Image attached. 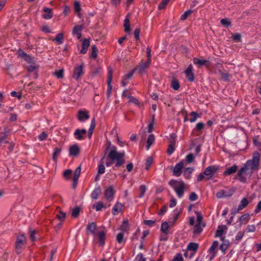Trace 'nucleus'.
<instances>
[{
    "instance_id": "1",
    "label": "nucleus",
    "mask_w": 261,
    "mask_h": 261,
    "mask_svg": "<svg viewBox=\"0 0 261 261\" xmlns=\"http://www.w3.org/2000/svg\"><path fill=\"white\" fill-rule=\"evenodd\" d=\"M124 155V152H119L117 151L116 147L113 146L109 153V157L112 161H116V167H119L124 163V160L123 159Z\"/></svg>"
},
{
    "instance_id": "2",
    "label": "nucleus",
    "mask_w": 261,
    "mask_h": 261,
    "mask_svg": "<svg viewBox=\"0 0 261 261\" xmlns=\"http://www.w3.org/2000/svg\"><path fill=\"white\" fill-rule=\"evenodd\" d=\"M260 155L258 152H254L252 154L251 159L248 160L245 165L253 172L257 171L259 169Z\"/></svg>"
},
{
    "instance_id": "3",
    "label": "nucleus",
    "mask_w": 261,
    "mask_h": 261,
    "mask_svg": "<svg viewBox=\"0 0 261 261\" xmlns=\"http://www.w3.org/2000/svg\"><path fill=\"white\" fill-rule=\"evenodd\" d=\"M169 184L173 188L178 198H181L185 189L184 182L182 181L171 180L169 182Z\"/></svg>"
},
{
    "instance_id": "4",
    "label": "nucleus",
    "mask_w": 261,
    "mask_h": 261,
    "mask_svg": "<svg viewBox=\"0 0 261 261\" xmlns=\"http://www.w3.org/2000/svg\"><path fill=\"white\" fill-rule=\"evenodd\" d=\"M253 172L244 164L237 174V177L242 182H245L247 177H250Z\"/></svg>"
},
{
    "instance_id": "5",
    "label": "nucleus",
    "mask_w": 261,
    "mask_h": 261,
    "mask_svg": "<svg viewBox=\"0 0 261 261\" xmlns=\"http://www.w3.org/2000/svg\"><path fill=\"white\" fill-rule=\"evenodd\" d=\"M26 243V238L23 234H20L17 237L15 242V250L19 254L21 252L22 249Z\"/></svg>"
},
{
    "instance_id": "6",
    "label": "nucleus",
    "mask_w": 261,
    "mask_h": 261,
    "mask_svg": "<svg viewBox=\"0 0 261 261\" xmlns=\"http://www.w3.org/2000/svg\"><path fill=\"white\" fill-rule=\"evenodd\" d=\"M112 76H113V69L111 67H109L108 68V79H107L108 89H107V95L108 97H109L111 94V91H112V87L111 85Z\"/></svg>"
},
{
    "instance_id": "7",
    "label": "nucleus",
    "mask_w": 261,
    "mask_h": 261,
    "mask_svg": "<svg viewBox=\"0 0 261 261\" xmlns=\"http://www.w3.org/2000/svg\"><path fill=\"white\" fill-rule=\"evenodd\" d=\"M218 168L216 166H210L206 168L204 171L205 178L209 179L213 177L214 174L217 171Z\"/></svg>"
},
{
    "instance_id": "8",
    "label": "nucleus",
    "mask_w": 261,
    "mask_h": 261,
    "mask_svg": "<svg viewBox=\"0 0 261 261\" xmlns=\"http://www.w3.org/2000/svg\"><path fill=\"white\" fill-rule=\"evenodd\" d=\"M84 65H81L76 66L74 69L72 77L73 79L77 80L84 74Z\"/></svg>"
},
{
    "instance_id": "9",
    "label": "nucleus",
    "mask_w": 261,
    "mask_h": 261,
    "mask_svg": "<svg viewBox=\"0 0 261 261\" xmlns=\"http://www.w3.org/2000/svg\"><path fill=\"white\" fill-rule=\"evenodd\" d=\"M114 194L115 191L113 188L111 186L105 190V197L108 201L110 202L114 199Z\"/></svg>"
},
{
    "instance_id": "10",
    "label": "nucleus",
    "mask_w": 261,
    "mask_h": 261,
    "mask_svg": "<svg viewBox=\"0 0 261 261\" xmlns=\"http://www.w3.org/2000/svg\"><path fill=\"white\" fill-rule=\"evenodd\" d=\"M150 64V62H149V61H146L145 62H141L134 70L138 71L139 73L142 74L148 68Z\"/></svg>"
},
{
    "instance_id": "11",
    "label": "nucleus",
    "mask_w": 261,
    "mask_h": 261,
    "mask_svg": "<svg viewBox=\"0 0 261 261\" xmlns=\"http://www.w3.org/2000/svg\"><path fill=\"white\" fill-rule=\"evenodd\" d=\"M87 130L85 129H76L74 133V137L77 140H82L84 139V136L86 134Z\"/></svg>"
},
{
    "instance_id": "12",
    "label": "nucleus",
    "mask_w": 261,
    "mask_h": 261,
    "mask_svg": "<svg viewBox=\"0 0 261 261\" xmlns=\"http://www.w3.org/2000/svg\"><path fill=\"white\" fill-rule=\"evenodd\" d=\"M90 118L89 112L87 111H79L77 115V119L81 122H84Z\"/></svg>"
},
{
    "instance_id": "13",
    "label": "nucleus",
    "mask_w": 261,
    "mask_h": 261,
    "mask_svg": "<svg viewBox=\"0 0 261 261\" xmlns=\"http://www.w3.org/2000/svg\"><path fill=\"white\" fill-rule=\"evenodd\" d=\"M219 245V242L217 241L213 242L212 246L209 249V253L211 255V258H213L215 257L217 254V249Z\"/></svg>"
},
{
    "instance_id": "14",
    "label": "nucleus",
    "mask_w": 261,
    "mask_h": 261,
    "mask_svg": "<svg viewBox=\"0 0 261 261\" xmlns=\"http://www.w3.org/2000/svg\"><path fill=\"white\" fill-rule=\"evenodd\" d=\"M184 167V163L182 161L180 162L179 163L175 165L173 168V174L176 176H179L181 175V169Z\"/></svg>"
},
{
    "instance_id": "15",
    "label": "nucleus",
    "mask_w": 261,
    "mask_h": 261,
    "mask_svg": "<svg viewBox=\"0 0 261 261\" xmlns=\"http://www.w3.org/2000/svg\"><path fill=\"white\" fill-rule=\"evenodd\" d=\"M170 137L173 140V141L172 142H171L168 146V148L167 149V153H168L169 155H171L174 152V151L175 150V148H174L175 144V139L176 136L174 134H171L170 135Z\"/></svg>"
},
{
    "instance_id": "16",
    "label": "nucleus",
    "mask_w": 261,
    "mask_h": 261,
    "mask_svg": "<svg viewBox=\"0 0 261 261\" xmlns=\"http://www.w3.org/2000/svg\"><path fill=\"white\" fill-rule=\"evenodd\" d=\"M97 236L99 245L103 246L105 244L106 232L103 231H99L97 233Z\"/></svg>"
},
{
    "instance_id": "17",
    "label": "nucleus",
    "mask_w": 261,
    "mask_h": 261,
    "mask_svg": "<svg viewBox=\"0 0 261 261\" xmlns=\"http://www.w3.org/2000/svg\"><path fill=\"white\" fill-rule=\"evenodd\" d=\"M123 206V204L121 203L116 202L112 208V213L113 215H116L120 213Z\"/></svg>"
},
{
    "instance_id": "18",
    "label": "nucleus",
    "mask_w": 261,
    "mask_h": 261,
    "mask_svg": "<svg viewBox=\"0 0 261 261\" xmlns=\"http://www.w3.org/2000/svg\"><path fill=\"white\" fill-rule=\"evenodd\" d=\"M198 248V244L195 243H190L188 246V249L190 251H193V252L191 253L190 255V258H192L194 254L195 253V252L197 251V249Z\"/></svg>"
},
{
    "instance_id": "19",
    "label": "nucleus",
    "mask_w": 261,
    "mask_h": 261,
    "mask_svg": "<svg viewBox=\"0 0 261 261\" xmlns=\"http://www.w3.org/2000/svg\"><path fill=\"white\" fill-rule=\"evenodd\" d=\"M97 229V226L95 223L91 222L87 227L86 230L88 234H91L94 235L95 234V231Z\"/></svg>"
},
{
    "instance_id": "20",
    "label": "nucleus",
    "mask_w": 261,
    "mask_h": 261,
    "mask_svg": "<svg viewBox=\"0 0 261 261\" xmlns=\"http://www.w3.org/2000/svg\"><path fill=\"white\" fill-rule=\"evenodd\" d=\"M83 28L82 25H76L73 29L72 34L74 35H76L78 39L82 37L81 31Z\"/></svg>"
},
{
    "instance_id": "21",
    "label": "nucleus",
    "mask_w": 261,
    "mask_h": 261,
    "mask_svg": "<svg viewBox=\"0 0 261 261\" xmlns=\"http://www.w3.org/2000/svg\"><path fill=\"white\" fill-rule=\"evenodd\" d=\"M192 69V66L190 65L185 71L187 77L191 82L193 81L194 80V75L193 74Z\"/></svg>"
},
{
    "instance_id": "22",
    "label": "nucleus",
    "mask_w": 261,
    "mask_h": 261,
    "mask_svg": "<svg viewBox=\"0 0 261 261\" xmlns=\"http://www.w3.org/2000/svg\"><path fill=\"white\" fill-rule=\"evenodd\" d=\"M44 13L42 14V17L45 19H49L52 18L53 13L51 9L48 8H45L43 9Z\"/></svg>"
},
{
    "instance_id": "23",
    "label": "nucleus",
    "mask_w": 261,
    "mask_h": 261,
    "mask_svg": "<svg viewBox=\"0 0 261 261\" xmlns=\"http://www.w3.org/2000/svg\"><path fill=\"white\" fill-rule=\"evenodd\" d=\"M80 152V148L77 145H74L69 148V154L74 156H77Z\"/></svg>"
},
{
    "instance_id": "24",
    "label": "nucleus",
    "mask_w": 261,
    "mask_h": 261,
    "mask_svg": "<svg viewBox=\"0 0 261 261\" xmlns=\"http://www.w3.org/2000/svg\"><path fill=\"white\" fill-rule=\"evenodd\" d=\"M208 62V60H204V59H200L197 58H194L193 59V63L194 64L197 65L198 67H201L206 65V64Z\"/></svg>"
},
{
    "instance_id": "25",
    "label": "nucleus",
    "mask_w": 261,
    "mask_h": 261,
    "mask_svg": "<svg viewBox=\"0 0 261 261\" xmlns=\"http://www.w3.org/2000/svg\"><path fill=\"white\" fill-rule=\"evenodd\" d=\"M101 188L99 186L95 188L91 193V198L95 200L97 199L98 197V196L101 194Z\"/></svg>"
},
{
    "instance_id": "26",
    "label": "nucleus",
    "mask_w": 261,
    "mask_h": 261,
    "mask_svg": "<svg viewBox=\"0 0 261 261\" xmlns=\"http://www.w3.org/2000/svg\"><path fill=\"white\" fill-rule=\"evenodd\" d=\"M17 54L19 57L24 59L25 61H30L31 60V58L30 56L27 55L23 51V50L21 49L18 50Z\"/></svg>"
},
{
    "instance_id": "27",
    "label": "nucleus",
    "mask_w": 261,
    "mask_h": 261,
    "mask_svg": "<svg viewBox=\"0 0 261 261\" xmlns=\"http://www.w3.org/2000/svg\"><path fill=\"white\" fill-rule=\"evenodd\" d=\"M250 219V216L248 214H245L242 215L239 219L240 224H246Z\"/></svg>"
},
{
    "instance_id": "28",
    "label": "nucleus",
    "mask_w": 261,
    "mask_h": 261,
    "mask_svg": "<svg viewBox=\"0 0 261 261\" xmlns=\"http://www.w3.org/2000/svg\"><path fill=\"white\" fill-rule=\"evenodd\" d=\"M90 45V41L88 39H85L82 44V48L81 50V53L85 54Z\"/></svg>"
},
{
    "instance_id": "29",
    "label": "nucleus",
    "mask_w": 261,
    "mask_h": 261,
    "mask_svg": "<svg viewBox=\"0 0 261 261\" xmlns=\"http://www.w3.org/2000/svg\"><path fill=\"white\" fill-rule=\"evenodd\" d=\"M238 169V166L236 165L228 168L224 172V175H230L232 173H235Z\"/></svg>"
},
{
    "instance_id": "30",
    "label": "nucleus",
    "mask_w": 261,
    "mask_h": 261,
    "mask_svg": "<svg viewBox=\"0 0 261 261\" xmlns=\"http://www.w3.org/2000/svg\"><path fill=\"white\" fill-rule=\"evenodd\" d=\"M53 41L57 45L63 43V34L62 33L58 34Z\"/></svg>"
},
{
    "instance_id": "31",
    "label": "nucleus",
    "mask_w": 261,
    "mask_h": 261,
    "mask_svg": "<svg viewBox=\"0 0 261 261\" xmlns=\"http://www.w3.org/2000/svg\"><path fill=\"white\" fill-rule=\"evenodd\" d=\"M155 140L154 136L153 134L150 135L147 140L146 142V147L147 149L148 150L151 145L153 143Z\"/></svg>"
},
{
    "instance_id": "32",
    "label": "nucleus",
    "mask_w": 261,
    "mask_h": 261,
    "mask_svg": "<svg viewBox=\"0 0 261 261\" xmlns=\"http://www.w3.org/2000/svg\"><path fill=\"white\" fill-rule=\"evenodd\" d=\"M249 202L246 198H243L240 202V204L238 206V210L240 211L244 208L247 206Z\"/></svg>"
},
{
    "instance_id": "33",
    "label": "nucleus",
    "mask_w": 261,
    "mask_h": 261,
    "mask_svg": "<svg viewBox=\"0 0 261 261\" xmlns=\"http://www.w3.org/2000/svg\"><path fill=\"white\" fill-rule=\"evenodd\" d=\"M161 230L165 234L169 233V224L167 222H163L161 225Z\"/></svg>"
},
{
    "instance_id": "34",
    "label": "nucleus",
    "mask_w": 261,
    "mask_h": 261,
    "mask_svg": "<svg viewBox=\"0 0 261 261\" xmlns=\"http://www.w3.org/2000/svg\"><path fill=\"white\" fill-rule=\"evenodd\" d=\"M74 8L75 12L77 14V16L81 18V14H80V11L81 10V5L80 3L77 1H75L74 3Z\"/></svg>"
},
{
    "instance_id": "35",
    "label": "nucleus",
    "mask_w": 261,
    "mask_h": 261,
    "mask_svg": "<svg viewBox=\"0 0 261 261\" xmlns=\"http://www.w3.org/2000/svg\"><path fill=\"white\" fill-rule=\"evenodd\" d=\"M205 224H197L194 227V233L195 234H198L200 233L203 229L204 227Z\"/></svg>"
},
{
    "instance_id": "36",
    "label": "nucleus",
    "mask_w": 261,
    "mask_h": 261,
    "mask_svg": "<svg viewBox=\"0 0 261 261\" xmlns=\"http://www.w3.org/2000/svg\"><path fill=\"white\" fill-rule=\"evenodd\" d=\"M116 240L118 243L120 244L125 243V240L124 239V234L122 232H119L118 233L116 237Z\"/></svg>"
},
{
    "instance_id": "37",
    "label": "nucleus",
    "mask_w": 261,
    "mask_h": 261,
    "mask_svg": "<svg viewBox=\"0 0 261 261\" xmlns=\"http://www.w3.org/2000/svg\"><path fill=\"white\" fill-rule=\"evenodd\" d=\"M223 234V229L221 226H219L217 230L216 231L215 237H219V238H220L221 241H223L224 239V238L222 237Z\"/></svg>"
},
{
    "instance_id": "38",
    "label": "nucleus",
    "mask_w": 261,
    "mask_h": 261,
    "mask_svg": "<svg viewBox=\"0 0 261 261\" xmlns=\"http://www.w3.org/2000/svg\"><path fill=\"white\" fill-rule=\"evenodd\" d=\"M194 169L192 168H187L184 171V175L185 177L188 179L190 178V175L191 173L193 172Z\"/></svg>"
},
{
    "instance_id": "39",
    "label": "nucleus",
    "mask_w": 261,
    "mask_h": 261,
    "mask_svg": "<svg viewBox=\"0 0 261 261\" xmlns=\"http://www.w3.org/2000/svg\"><path fill=\"white\" fill-rule=\"evenodd\" d=\"M124 27L125 32H127L130 31L129 19L128 15L126 16L124 20Z\"/></svg>"
},
{
    "instance_id": "40",
    "label": "nucleus",
    "mask_w": 261,
    "mask_h": 261,
    "mask_svg": "<svg viewBox=\"0 0 261 261\" xmlns=\"http://www.w3.org/2000/svg\"><path fill=\"white\" fill-rule=\"evenodd\" d=\"M119 229L123 231H127L129 229L128 222L127 220H124L122 224L120 226Z\"/></svg>"
},
{
    "instance_id": "41",
    "label": "nucleus",
    "mask_w": 261,
    "mask_h": 261,
    "mask_svg": "<svg viewBox=\"0 0 261 261\" xmlns=\"http://www.w3.org/2000/svg\"><path fill=\"white\" fill-rule=\"evenodd\" d=\"M61 152V148H56L53 153V159L54 161L56 162L57 161L58 158Z\"/></svg>"
},
{
    "instance_id": "42",
    "label": "nucleus",
    "mask_w": 261,
    "mask_h": 261,
    "mask_svg": "<svg viewBox=\"0 0 261 261\" xmlns=\"http://www.w3.org/2000/svg\"><path fill=\"white\" fill-rule=\"evenodd\" d=\"M93 207L95 208L96 211H100L102 208L105 207V206L102 201H98L96 203L93 204Z\"/></svg>"
},
{
    "instance_id": "43",
    "label": "nucleus",
    "mask_w": 261,
    "mask_h": 261,
    "mask_svg": "<svg viewBox=\"0 0 261 261\" xmlns=\"http://www.w3.org/2000/svg\"><path fill=\"white\" fill-rule=\"evenodd\" d=\"M171 87L175 90H177L179 88V82L176 80H173L171 82Z\"/></svg>"
},
{
    "instance_id": "44",
    "label": "nucleus",
    "mask_w": 261,
    "mask_h": 261,
    "mask_svg": "<svg viewBox=\"0 0 261 261\" xmlns=\"http://www.w3.org/2000/svg\"><path fill=\"white\" fill-rule=\"evenodd\" d=\"M95 126V118H92L91 120L90 128L88 130L89 134H92L93 130Z\"/></svg>"
},
{
    "instance_id": "45",
    "label": "nucleus",
    "mask_w": 261,
    "mask_h": 261,
    "mask_svg": "<svg viewBox=\"0 0 261 261\" xmlns=\"http://www.w3.org/2000/svg\"><path fill=\"white\" fill-rule=\"evenodd\" d=\"M91 57H92L94 59H96L97 57L98 50L95 45H92L91 47Z\"/></svg>"
},
{
    "instance_id": "46",
    "label": "nucleus",
    "mask_w": 261,
    "mask_h": 261,
    "mask_svg": "<svg viewBox=\"0 0 261 261\" xmlns=\"http://www.w3.org/2000/svg\"><path fill=\"white\" fill-rule=\"evenodd\" d=\"M127 97L129 99V102L134 103L139 107H140L141 104L137 98L130 95L128 96Z\"/></svg>"
},
{
    "instance_id": "47",
    "label": "nucleus",
    "mask_w": 261,
    "mask_h": 261,
    "mask_svg": "<svg viewBox=\"0 0 261 261\" xmlns=\"http://www.w3.org/2000/svg\"><path fill=\"white\" fill-rule=\"evenodd\" d=\"M193 12L192 10H189L186 11L180 17V19L182 20H186L188 16H189Z\"/></svg>"
},
{
    "instance_id": "48",
    "label": "nucleus",
    "mask_w": 261,
    "mask_h": 261,
    "mask_svg": "<svg viewBox=\"0 0 261 261\" xmlns=\"http://www.w3.org/2000/svg\"><path fill=\"white\" fill-rule=\"evenodd\" d=\"M139 189L140 191V194L139 196V198H142L146 191V187L144 185H141L139 187Z\"/></svg>"
},
{
    "instance_id": "49",
    "label": "nucleus",
    "mask_w": 261,
    "mask_h": 261,
    "mask_svg": "<svg viewBox=\"0 0 261 261\" xmlns=\"http://www.w3.org/2000/svg\"><path fill=\"white\" fill-rule=\"evenodd\" d=\"M105 172V167L103 165V163L101 162L98 167V174H102Z\"/></svg>"
},
{
    "instance_id": "50",
    "label": "nucleus",
    "mask_w": 261,
    "mask_h": 261,
    "mask_svg": "<svg viewBox=\"0 0 261 261\" xmlns=\"http://www.w3.org/2000/svg\"><path fill=\"white\" fill-rule=\"evenodd\" d=\"M81 168L80 166L77 167L74 173V177L73 179L75 180H78L79 177L80 176L81 173Z\"/></svg>"
},
{
    "instance_id": "51",
    "label": "nucleus",
    "mask_w": 261,
    "mask_h": 261,
    "mask_svg": "<svg viewBox=\"0 0 261 261\" xmlns=\"http://www.w3.org/2000/svg\"><path fill=\"white\" fill-rule=\"evenodd\" d=\"M134 261H146V258L142 253H139L136 255Z\"/></svg>"
},
{
    "instance_id": "52",
    "label": "nucleus",
    "mask_w": 261,
    "mask_h": 261,
    "mask_svg": "<svg viewBox=\"0 0 261 261\" xmlns=\"http://www.w3.org/2000/svg\"><path fill=\"white\" fill-rule=\"evenodd\" d=\"M152 161H153V159L151 156H149V157H148L146 159V167H145V169L146 170H149V169L150 168V166L151 164L152 163Z\"/></svg>"
},
{
    "instance_id": "53",
    "label": "nucleus",
    "mask_w": 261,
    "mask_h": 261,
    "mask_svg": "<svg viewBox=\"0 0 261 261\" xmlns=\"http://www.w3.org/2000/svg\"><path fill=\"white\" fill-rule=\"evenodd\" d=\"M220 22L221 24L225 27H227L231 24V22L228 18L222 19Z\"/></svg>"
},
{
    "instance_id": "54",
    "label": "nucleus",
    "mask_w": 261,
    "mask_h": 261,
    "mask_svg": "<svg viewBox=\"0 0 261 261\" xmlns=\"http://www.w3.org/2000/svg\"><path fill=\"white\" fill-rule=\"evenodd\" d=\"M170 0H162V2L159 4L158 9L162 10L165 8L167 4L169 3Z\"/></svg>"
},
{
    "instance_id": "55",
    "label": "nucleus",
    "mask_w": 261,
    "mask_h": 261,
    "mask_svg": "<svg viewBox=\"0 0 261 261\" xmlns=\"http://www.w3.org/2000/svg\"><path fill=\"white\" fill-rule=\"evenodd\" d=\"M80 212V208L79 207H75L72 210V214H71L72 216L74 218H76L79 215Z\"/></svg>"
},
{
    "instance_id": "56",
    "label": "nucleus",
    "mask_w": 261,
    "mask_h": 261,
    "mask_svg": "<svg viewBox=\"0 0 261 261\" xmlns=\"http://www.w3.org/2000/svg\"><path fill=\"white\" fill-rule=\"evenodd\" d=\"M190 116L192 117L190 119V121L192 123L195 122L196 120L198 117L197 113L195 112H191L190 114Z\"/></svg>"
},
{
    "instance_id": "57",
    "label": "nucleus",
    "mask_w": 261,
    "mask_h": 261,
    "mask_svg": "<svg viewBox=\"0 0 261 261\" xmlns=\"http://www.w3.org/2000/svg\"><path fill=\"white\" fill-rule=\"evenodd\" d=\"M195 157L192 153H190L188 155H187L186 160L188 163H191L193 162Z\"/></svg>"
},
{
    "instance_id": "58",
    "label": "nucleus",
    "mask_w": 261,
    "mask_h": 261,
    "mask_svg": "<svg viewBox=\"0 0 261 261\" xmlns=\"http://www.w3.org/2000/svg\"><path fill=\"white\" fill-rule=\"evenodd\" d=\"M63 70H58L55 71V75L58 78L61 79L63 76Z\"/></svg>"
},
{
    "instance_id": "59",
    "label": "nucleus",
    "mask_w": 261,
    "mask_h": 261,
    "mask_svg": "<svg viewBox=\"0 0 261 261\" xmlns=\"http://www.w3.org/2000/svg\"><path fill=\"white\" fill-rule=\"evenodd\" d=\"M226 196L225 192L224 190H221L216 194V196L218 198H222Z\"/></svg>"
},
{
    "instance_id": "60",
    "label": "nucleus",
    "mask_w": 261,
    "mask_h": 261,
    "mask_svg": "<svg viewBox=\"0 0 261 261\" xmlns=\"http://www.w3.org/2000/svg\"><path fill=\"white\" fill-rule=\"evenodd\" d=\"M204 123L202 122H199L198 123L196 126H195V129L198 132L201 131L202 129H203L204 127Z\"/></svg>"
},
{
    "instance_id": "61",
    "label": "nucleus",
    "mask_w": 261,
    "mask_h": 261,
    "mask_svg": "<svg viewBox=\"0 0 261 261\" xmlns=\"http://www.w3.org/2000/svg\"><path fill=\"white\" fill-rule=\"evenodd\" d=\"M56 217L60 220L61 222L63 221L65 217V214L62 212H60L59 214H57Z\"/></svg>"
},
{
    "instance_id": "62",
    "label": "nucleus",
    "mask_w": 261,
    "mask_h": 261,
    "mask_svg": "<svg viewBox=\"0 0 261 261\" xmlns=\"http://www.w3.org/2000/svg\"><path fill=\"white\" fill-rule=\"evenodd\" d=\"M244 234V233L242 231L238 232L235 237L236 240L238 241H241L243 237Z\"/></svg>"
},
{
    "instance_id": "63",
    "label": "nucleus",
    "mask_w": 261,
    "mask_h": 261,
    "mask_svg": "<svg viewBox=\"0 0 261 261\" xmlns=\"http://www.w3.org/2000/svg\"><path fill=\"white\" fill-rule=\"evenodd\" d=\"M228 245L227 244L223 243L220 245V249L222 251L223 254H225L226 250L228 249Z\"/></svg>"
},
{
    "instance_id": "64",
    "label": "nucleus",
    "mask_w": 261,
    "mask_h": 261,
    "mask_svg": "<svg viewBox=\"0 0 261 261\" xmlns=\"http://www.w3.org/2000/svg\"><path fill=\"white\" fill-rule=\"evenodd\" d=\"M255 226L254 225H248L246 230L248 232H254L255 231Z\"/></svg>"
}]
</instances>
